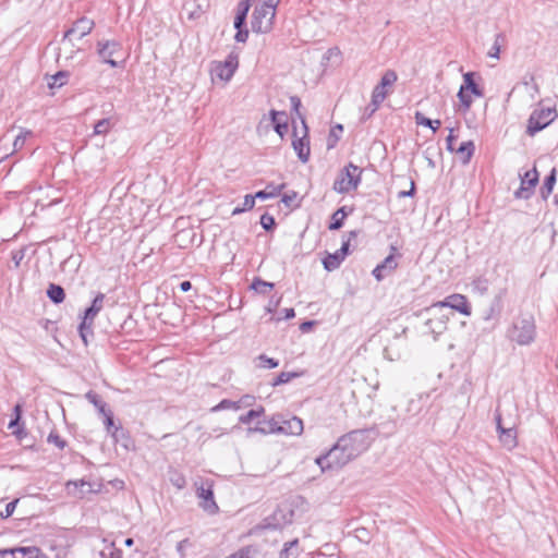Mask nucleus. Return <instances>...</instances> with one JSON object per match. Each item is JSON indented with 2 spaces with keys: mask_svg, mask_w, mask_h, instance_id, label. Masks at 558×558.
<instances>
[{
  "mask_svg": "<svg viewBox=\"0 0 558 558\" xmlns=\"http://www.w3.org/2000/svg\"><path fill=\"white\" fill-rule=\"evenodd\" d=\"M342 450L354 460L361 453L366 451L371 446V430L369 429H354L338 439Z\"/></svg>",
  "mask_w": 558,
  "mask_h": 558,
  "instance_id": "1",
  "label": "nucleus"
},
{
  "mask_svg": "<svg viewBox=\"0 0 558 558\" xmlns=\"http://www.w3.org/2000/svg\"><path fill=\"white\" fill-rule=\"evenodd\" d=\"M536 326L533 315H521L509 331V338L520 345H529L535 340Z\"/></svg>",
  "mask_w": 558,
  "mask_h": 558,
  "instance_id": "2",
  "label": "nucleus"
},
{
  "mask_svg": "<svg viewBox=\"0 0 558 558\" xmlns=\"http://www.w3.org/2000/svg\"><path fill=\"white\" fill-rule=\"evenodd\" d=\"M315 461L322 471H326L340 469L352 461V459L342 450L341 445L337 440L325 454L317 457Z\"/></svg>",
  "mask_w": 558,
  "mask_h": 558,
  "instance_id": "3",
  "label": "nucleus"
},
{
  "mask_svg": "<svg viewBox=\"0 0 558 558\" xmlns=\"http://www.w3.org/2000/svg\"><path fill=\"white\" fill-rule=\"evenodd\" d=\"M275 16L276 9H272L270 5L262 3L256 5L252 14V31L259 34L269 33L272 28Z\"/></svg>",
  "mask_w": 558,
  "mask_h": 558,
  "instance_id": "4",
  "label": "nucleus"
},
{
  "mask_svg": "<svg viewBox=\"0 0 558 558\" xmlns=\"http://www.w3.org/2000/svg\"><path fill=\"white\" fill-rule=\"evenodd\" d=\"M558 117L555 108H539L533 110L527 120L526 134L534 136L547 128Z\"/></svg>",
  "mask_w": 558,
  "mask_h": 558,
  "instance_id": "5",
  "label": "nucleus"
},
{
  "mask_svg": "<svg viewBox=\"0 0 558 558\" xmlns=\"http://www.w3.org/2000/svg\"><path fill=\"white\" fill-rule=\"evenodd\" d=\"M474 76V72L463 74V84L460 86L457 95L464 112L469 111L472 106L473 99L471 94L476 97L484 96V90L476 84Z\"/></svg>",
  "mask_w": 558,
  "mask_h": 558,
  "instance_id": "6",
  "label": "nucleus"
},
{
  "mask_svg": "<svg viewBox=\"0 0 558 558\" xmlns=\"http://www.w3.org/2000/svg\"><path fill=\"white\" fill-rule=\"evenodd\" d=\"M398 80V75L393 70H387L380 82L374 87L372 92V100H371V113L373 116L379 108L380 104L385 100L389 92L387 87H391Z\"/></svg>",
  "mask_w": 558,
  "mask_h": 558,
  "instance_id": "7",
  "label": "nucleus"
},
{
  "mask_svg": "<svg viewBox=\"0 0 558 558\" xmlns=\"http://www.w3.org/2000/svg\"><path fill=\"white\" fill-rule=\"evenodd\" d=\"M239 66V56L230 53L227 59L221 62H214L211 68L213 80L218 78L222 82H229Z\"/></svg>",
  "mask_w": 558,
  "mask_h": 558,
  "instance_id": "8",
  "label": "nucleus"
},
{
  "mask_svg": "<svg viewBox=\"0 0 558 558\" xmlns=\"http://www.w3.org/2000/svg\"><path fill=\"white\" fill-rule=\"evenodd\" d=\"M97 54L104 63L111 68H118L119 63L114 57L122 54V45L117 40H99L97 43Z\"/></svg>",
  "mask_w": 558,
  "mask_h": 558,
  "instance_id": "9",
  "label": "nucleus"
},
{
  "mask_svg": "<svg viewBox=\"0 0 558 558\" xmlns=\"http://www.w3.org/2000/svg\"><path fill=\"white\" fill-rule=\"evenodd\" d=\"M508 293L507 288H501L493 298L490 304L483 311L482 318L484 322L496 326L499 323L501 313L504 311V300Z\"/></svg>",
  "mask_w": 558,
  "mask_h": 558,
  "instance_id": "10",
  "label": "nucleus"
},
{
  "mask_svg": "<svg viewBox=\"0 0 558 558\" xmlns=\"http://www.w3.org/2000/svg\"><path fill=\"white\" fill-rule=\"evenodd\" d=\"M94 26L95 22L88 17L83 16L76 20L73 25L65 31L62 44L69 43L73 45V39H81L85 37L93 31Z\"/></svg>",
  "mask_w": 558,
  "mask_h": 558,
  "instance_id": "11",
  "label": "nucleus"
},
{
  "mask_svg": "<svg viewBox=\"0 0 558 558\" xmlns=\"http://www.w3.org/2000/svg\"><path fill=\"white\" fill-rule=\"evenodd\" d=\"M356 235H357L356 231H351L350 238L342 243L341 247L339 250H337L333 254H328L323 259L324 268L327 271H333L340 267L341 263L344 260V258L349 254L350 239L355 238Z\"/></svg>",
  "mask_w": 558,
  "mask_h": 558,
  "instance_id": "12",
  "label": "nucleus"
},
{
  "mask_svg": "<svg viewBox=\"0 0 558 558\" xmlns=\"http://www.w3.org/2000/svg\"><path fill=\"white\" fill-rule=\"evenodd\" d=\"M538 178L539 175L536 168L527 170L524 175L521 177L520 187L514 192L515 198L529 199L534 194Z\"/></svg>",
  "mask_w": 558,
  "mask_h": 558,
  "instance_id": "13",
  "label": "nucleus"
},
{
  "mask_svg": "<svg viewBox=\"0 0 558 558\" xmlns=\"http://www.w3.org/2000/svg\"><path fill=\"white\" fill-rule=\"evenodd\" d=\"M434 306L450 307L465 316H470L472 314V307L468 298L459 293L447 296L444 301L435 303Z\"/></svg>",
  "mask_w": 558,
  "mask_h": 558,
  "instance_id": "14",
  "label": "nucleus"
},
{
  "mask_svg": "<svg viewBox=\"0 0 558 558\" xmlns=\"http://www.w3.org/2000/svg\"><path fill=\"white\" fill-rule=\"evenodd\" d=\"M279 435L298 436L303 433V421L298 416H286L279 414Z\"/></svg>",
  "mask_w": 558,
  "mask_h": 558,
  "instance_id": "15",
  "label": "nucleus"
},
{
  "mask_svg": "<svg viewBox=\"0 0 558 558\" xmlns=\"http://www.w3.org/2000/svg\"><path fill=\"white\" fill-rule=\"evenodd\" d=\"M304 134L302 137H296L292 141L293 149L295 150L299 159L302 162H307L310 158V141L307 140L308 128L306 124L303 125Z\"/></svg>",
  "mask_w": 558,
  "mask_h": 558,
  "instance_id": "16",
  "label": "nucleus"
},
{
  "mask_svg": "<svg viewBox=\"0 0 558 558\" xmlns=\"http://www.w3.org/2000/svg\"><path fill=\"white\" fill-rule=\"evenodd\" d=\"M429 399L430 393H422L410 399L407 407L409 417L416 416L426 410L429 407Z\"/></svg>",
  "mask_w": 558,
  "mask_h": 558,
  "instance_id": "17",
  "label": "nucleus"
},
{
  "mask_svg": "<svg viewBox=\"0 0 558 558\" xmlns=\"http://www.w3.org/2000/svg\"><path fill=\"white\" fill-rule=\"evenodd\" d=\"M397 266L398 263L395 256L390 254L373 269L372 274L377 281H381L386 276L390 275Z\"/></svg>",
  "mask_w": 558,
  "mask_h": 558,
  "instance_id": "18",
  "label": "nucleus"
},
{
  "mask_svg": "<svg viewBox=\"0 0 558 558\" xmlns=\"http://www.w3.org/2000/svg\"><path fill=\"white\" fill-rule=\"evenodd\" d=\"M279 414H275L268 420L259 421L256 427L250 428V432L260 433L264 435L279 434Z\"/></svg>",
  "mask_w": 558,
  "mask_h": 558,
  "instance_id": "19",
  "label": "nucleus"
},
{
  "mask_svg": "<svg viewBox=\"0 0 558 558\" xmlns=\"http://www.w3.org/2000/svg\"><path fill=\"white\" fill-rule=\"evenodd\" d=\"M199 499V507L208 514H216L219 507L214 499V490H196Z\"/></svg>",
  "mask_w": 558,
  "mask_h": 558,
  "instance_id": "20",
  "label": "nucleus"
},
{
  "mask_svg": "<svg viewBox=\"0 0 558 558\" xmlns=\"http://www.w3.org/2000/svg\"><path fill=\"white\" fill-rule=\"evenodd\" d=\"M111 437L114 439L116 444H119L126 451L133 450L135 448L134 440L130 436L129 432H126L122 426L114 427Z\"/></svg>",
  "mask_w": 558,
  "mask_h": 558,
  "instance_id": "21",
  "label": "nucleus"
},
{
  "mask_svg": "<svg viewBox=\"0 0 558 558\" xmlns=\"http://www.w3.org/2000/svg\"><path fill=\"white\" fill-rule=\"evenodd\" d=\"M269 116L274 124V130L280 137H283V134L288 129L287 113L284 111H277L272 109L270 110Z\"/></svg>",
  "mask_w": 558,
  "mask_h": 558,
  "instance_id": "22",
  "label": "nucleus"
},
{
  "mask_svg": "<svg viewBox=\"0 0 558 558\" xmlns=\"http://www.w3.org/2000/svg\"><path fill=\"white\" fill-rule=\"evenodd\" d=\"M105 294L99 292L93 300L90 306L84 311L83 318L94 322L95 317L104 307Z\"/></svg>",
  "mask_w": 558,
  "mask_h": 558,
  "instance_id": "23",
  "label": "nucleus"
},
{
  "mask_svg": "<svg viewBox=\"0 0 558 558\" xmlns=\"http://www.w3.org/2000/svg\"><path fill=\"white\" fill-rule=\"evenodd\" d=\"M454 151L459 155V158L463 165H468L475 151V145L473 141L462 142L458 149Z\"/></svg>",
  "mask_w": 558,
  "mask_h": 558,
  "instance_id": "24",
  "label": "nucleus"
},
{
  "mask_svg": "<svg viewBox=\"0 0 558 558\" xmlns=\"http://www.w3.org/2000/svg\"><path fill=\"white\" fill-rule=\"evenodd\" d=\"M332 189L340 194L349 193L350 191L357 189V180H347L344 175L339 173L338 178L333 182Z\"/></svg>",
  "mask_w": 558,
  "mask_h": 558,
  "instance_id": "25",
  "label": "nucleus"
},
{
  "mask_svg": "<svg viewBox=\"0 0 558 558\" xmlns=\"http://www.w3.org/2000/svg\"><path fill=\"white\" fill-rule=\"evenodd\" d=\"M499 440L500 442L502 444V446L505 448H507L508 450H511L513 449L514 447H517L518 445V440H517V432L514 428L512 427H509V428H506V429H502L500 433H499Z\"/></svg>",
  "mask_w": 558,
  "mask_h": 558,
  "instance_id": "26",
  "label": "nucleus"
},
{
  "mask_svg": "<svg viewBox=\"0 0 558 558\" xmlns=\"http://www.w3.org/2000/svg\"><path fill=\"white\" fill-rule=\"evenodd\" d=\"M489 284L490 282L488 278L483 275L477 276L471 282L472 292L480 296H484L488 293Z\"/></svg>",
  "mask_w": 558,
  "mask_h": 558,
  "instance_id": "27",
  "label": "nucleus"
},
{
  "mask_svg": "<svg viewBox=\"0 0 558 558\" xmlns=\"http://www.w3.org/2000/svg\"><path fill=\"white\" fill-rule=\"evenodd\" d=\"M556 168H553L549 174L545 178L543 185L539 189V193L543 199H547L551 194L554 185L556 183Z\"/></svg>",
  "mask_w": 558,
  "mask_h": 558,
  "instance_id": "28",
  "label": "nucleus"
},
{
  "mask_svg": "<svg viewBox=\"0 0 558 558\" xmlns=\"http://www.w3.org/2000/svg\"><path fill=\"white\" fill-rule=\"evenodd\" d=\"M284 184L275 185L274 183H269L265 190L258 191L255 193V196L259 199L275 198L280 195Z\"/></svg>",
  "mask_w": 558,
  "mask_h": 558,
  "instance_id": "29",
  "label": "nucleus"
},
{
  "mask_svg": "<svg viewBox=\"0 0 558 558\" xmlns=\"http://www.w3.org/2000/svg\"><path fill=\"white\" fill-rule=\"evenodd\" d=\"M47 296L54 304H60L65 299V292L61 286L56 284V283H50L47 289Z\"/></svg>",
  "mask_w": 558,
  "mask_h": 558,
  "instance_id": "30",
  "label": "nucleus"
},
{
  "mask_svg": "<svg viewBox=\"0 0 558 558\" xmlns=\"http://www.w3.org/2000/svg\"><path fill=\"white\" fill-rule=\"evenodd\" d=\"M363 169L350 162L347 167H344L340 174L344 175L347 180L354 181L357 180V185L361 183V175Z\"/></svg>",
  "mask_w": 558,
  "mask_h": 558,
  "instance_id": "31",
  "label": "nucleus"
},
{
  "mask_svg": "<svg viewBox=\"0 0 558 558\" xmlns=\"http://www.w3.org/2000/svg\"><path fill=\"white\" fill-rule=\"evenodd\" d=\"M85 398L89 403H92L98 410L100 415L102 413L107 412L108 410H110L108 408L107 403L96 392H94L92 390L86 392Z\"/></svg>",
  "mask_w": 558,
  "mask_h": 558,
  "instance_id": "32",
  "label": "nucleus"
},
{
  "mask_svg": "<svg viewBox=\"0 0 558 558\" xmlns=\"http://www.w3.org/2000/svg\"><path fill=\"white\" fill-rule=\"evenodd\" d=\"M275 284L272 282L265 281L260 278H255L251 284V289L254 290L258 294L266 295L272 289Z\"/></svg>",
  "mask_w": 558,
  "mask_h": 558,
  "instance_id": "33",
  "label": "nucleus"
},
{
  "mask_svg": "<svg viewBox=\"0 0 558 558\" xmlns=\"http://www.w3.org/2000/svg\"><path fill=\"white\" fill-rule=\"evenodd\" d=\"M414 118H415V122L417 125H423V126L429 128V129H432V131L434 133L439 129V126L441 124L440 120H432L429 118H426L420 111L415 112Z\"/></svg>",
  "mask_w": 558,
  "mask_h": 558,
  "instance_id": "34",
  "label": "nucleus"
},
{
  "mask_svg": "<svg viewBox=\"0 0 558 558\" xmlns=\"http://www.w3.org/2000/svg\"><path fill=\"white\" fill-rule=\"evenodd\" d=\"M93 324H94V322L87 320L82 317V322L78 326V333H80V337L82 338V341L85 345L88 344L89 336L92 337L94 335Z\"/></svg>",
  "mask_w": 558,
  "mask_h": 558,
  "instance_id": "35",
  "label": "nucleus"
},
{
  "mask_svg": "<svg viewBox=\"0 0 558 558\" xmlns=\"http://www.w3.org/2000/svg\"><path fill=\"white\" fill-rule=\"evenodd\" d=\"M348 213L345 211V207H340L337 209L331 216V222L329 225L330 230H339L343 226V221Z\"/></svg>",
  "mask_w": 558,
  "mask_h": 558,
  "instance_id": "36",
  "label": "nucleus"
},
{
  "mask_svg": "<svg viewBox=\"0 0 558 558\" xmlns=\"http://www.w3.org/2000/svg\"><path fill=\"white\" fill-rule=\"evenodd\" d=\"M298 539H293L291 542L286 543L283 549L280 551V558H298Z\"/></svg>",
  "mask_w": 558,
  "mask_h": 558,
  "instance_id": "37",
  "label": "nucleus"
},
{
  "mask_svg": "<svg viewBox=\"0 0 558 558\" xmlns=\"http://www.w3.org/2000/svg\"><path fill=\"white\" fill-rule=\"evenodd\" d=\"M264 413H265V409H264V407L260 405V407H258L256 409H252L248 412H246L245 414L241 415L239 417V422L242 424H250L253 420L258 418L262 415H264Z\"/></svg>",
  "mask_w": 558,
  "mask_h": 558,
  "instance_id": "38",
  "label": "nucleus"
},
{
  "mask_svg": "<svg viewBox=\"0 0 558 558\" xmlns=\"http://www.w3.org/2000/svg\"><path fill=\"white\" fill-rule=\"evenodd\" d=\"M301 375L302 374L298 372H282L274 379L271 385L274 387L284 385L291 381L292 379L300 377Z\"/></svg>",
  "mask_w": 558,
  "mask_h": 558,
  "instance_id": "39",
  "label": "nucleus"
},
{
  "mask_svg": "<svg viewBox=\"0 0 558 558\" xmlns=\"http://www.w3.org/2000/svg\"><path fill=\"white\" fill-rule=\"evenodd\" d=\"M70 76L68 71H59L54 75L51 76V82L48 83L50 88L61 87L63 86Z\"/></svg>",
  "mask_w": 558,
  "mask_h": 558,
  "instance_id": "40",
  "label": "nucleus"
},
{
  "mask_svg": "<svg viewBox=\"0 0 558 558\" xmlns=\"http://www.w3.org/2000/svg\"><path fill=\"white\" fill-rule=\"evenodd\" d=\"M257 197L252 194H247L244 196V202H243V206L242 207H235L233 210H232V215L235 216V215H239V214H242L246 210H251L253 209L254 205H255V199Z\"/></svg>",
  "mask_w": 558,
  "mask_h": 558,
  "instance_id": "41",
  "label": "nucleus"
},
{
  "mask_svg": "<svg viewBox=\"0 0 558 558\" xmlns=\"http://www.w3.org/2000/svg\"><path fill=\"white\" fill-rule=\"evenodd\" d=\"M258 362L257 366L260 368H276L279 365V361L272 357L267 356L266 354H259L256 357Z\"/></svg>",
  "mask_w": 558,
  "mask_h": 558,
  "instance_id": "42",
  "label": "nucleus"
},
{
  "mask_svg": "<svg viewBox=\"0 0 558 558\" xmlns=\"http://www.w3.org/2000/svg\"><path fill=\"white\" fill-rule=\"evenodd\" d=\"M47 442L54 445L60 450H63L68 446V442L54 429L48 435Z\"/></svg>",
  "mask_w": 558,
  "mask_h": 558,
  "instance_id": "43",
  "label": "nucleus"
},
{
  "mask_svg": "<svg viewBox=\"0 0 558 558\" xmlns=\"http://www.w3.org/2000/svg\"><path fill=\"white\" fill-rule=\"evenodd\" d=\"M33 135V132L29 130H22L21 133L15 137L13 147L14 151L21 150L28 137Z\"/></svg>",
  "mask_w": 558,
  "mask_h": 558,
  "instance_id": "44",
  "label": "nucleus"
},
{
  "mask_svg": "<svg viewBox=\"0 0 558 558\" xmlns=\"http://www.w3.org/2000/svg\"><path fill=\"white\" fill-rule=\"evenodd\" d=\"M111 122L109 119H101L97 121L94 125V134L95 135H104L108 133L111 128Z\"/></svg>",
  "mask_w": 558,
  "mask_h": 558,
  "instance_id": "45",
  "label": "nucleus"
},
{
  "mask_svg": "<svg viewBox=\"0 0 558 558\" xmlns=\"http://www.w3.org/2000/svg\"><path fill=\"white\" fill-rule=\"evenodd\" d=\"M240 403H241V401L236 402V401L223 399L216 407H214L211 409V411L216 412V411L226 410V409L239 410V409H241Z\"/></svg>",
  "mask_w": 558,
  "mask_h": 558,
  "instance_id": "46",
  "label": "nucleus"
},
{
  "mask_svg": "<svg viewBox=\"0 0 558 558\" xmlns=\"http://www.w3.org/2000/svg\"><path fill=\"white\" fill-rule=\"evenodd\" d=\"M25 557V548H13L0 550V558H23Z\"/></svg>",
  "mask_w": 558,
  "mask_h": 558,
  "instance_id": "47",
  "label": "nucleus"
},
{
  "mask_svg": "<svg viewBox=\"0 0 558 558\" xmlns=\"http://www.w3.org/2000/svg\"><path fill=\"white\" fill-rule=\"evenodd\" d=\"M342 131H343V126L341 124H336L335 126H332V129L330 130V135H329V140H328L329 148H331L336 145V143L339 140L338 133H342Z\"/></svg>",
  "mask_w": 558,
  "mask_h": 558,
  "instance_id": "48",
  "label": "nucleus"
},
{
  "mask_svg": "<svg viewBox=\"0 0 558 558\" xmlns=\"http://www.w3.org/2000/svg\"><path fill=\"white\" fill-rule=\"evenodd\" d=\"M104 416V424L106 426L107 433L112 434L114 427V421H113V413L111 410H108L107 412L101 414Z\"/></svg>",
  "mask_w": 558,
  "mask_h": 558,
  "instance_id": "49",
  "label": "nucleus"
},
{
  "mask_svg": "<svg viewBox=\"0 0 558 558\" xmlns=\"http://www.w3.org/2000/svg\"><path fill=\"white\" fill-rule=\"evenodd\" d=\"M290 102H291V107H292L293 112L301 120L302 124L303 125L306 124L304 117L300 112V108H301V105H302L301 104V99L298 96H291L290 97Z\"/></svg>",
  "mask_w": 558,
  "mask_h": 558,
  "instance_id": "50",
  "label": "nucleus"
},
{
  "mask_svg": "<svg viewBox=\"0 0 558 558\" xmlns=\"http://www.w3.org/2000/svg\"><path fill=\"white\" fill-rule=\"evenodd\" d=\"M260 225L266 231H270L275 228L276 221L271 215L265 213L260 217Z\"/></svg>",
  "mask_w": 558,
  "mask_h": 558,
  "instance_id": "51",
  "label": "nucleus"
},
{
  "mask_svg": "<svg viewBox=\"0 0 558 558\" xmlns=\"http://www.w3.org/2000/svg\"><path fill=\"white\" fill-rule=\"evenodd\" d=\"M426 326L428 327V329H429L432 332L437 333V335L441 333V332H442V330L446 328V327H445V322H442V320H437V322H435V320H433V319H428V320L426 322Z\"/></svg>",
  "mask_w": 558,
  "mask_h": 558,
  "instance_id": "52",
  "label": "nucleus"
},
{
  "mask_svg": "<svg viewBox=\"0 0 558 558\" xmlns=\"http://www.w3.org/2000/svg\"><path fill=\"white\" fill-rule=\"evenodd\" d=\"M234 28L236 29V33L234 36L235 41L236 43H245L248 38V31L246 28V25L245 26H234Z\"/></svg>",
  "mask_w": 558,
  "mask_h": 558,
  "instance_id": "53",
  "label": "nucleus"
},
{
  "mask_svg": "<svg viewBox=\"0 0 558 558\" xmlns=\"http://www.w3.org/2000/svg\"><path fill=\"white\" fill-rule=\"evenodd\" d=\"M25 253H26V247H22L20 250H16V251H13L12 252V260L14 263V267L15 268H19L20 265H21V262L23 260V258L25 257Z\"/></svg>",
  "mask_w": 558,
  "mask_h": 558,
  "instance_id": "54",
  "label": "nucleus"
},
{
  "mask_svg": "<svg viewBox=\"0 0 558 558\" xmlns=\"http://www.w3.org/2000/svg\"><path fill=\"white\" fill-rule=\"evenodd\" d=\"M19 502V499H14L10 502H8L4 507V510H1L0 509V517L1 518H9L10 515L13 514L14 510H15V507H16V504Z\"/></svg>",
  "mask_w": 558,
  "mask_h": 558,
  "instance_id": "55",
  "label": "nucleus"
},
{
  "mask_svg": "<svg viewBox=\"0 0 558 558\" xmlns=\"http://www.w3.org/2000/svg\"><path fill=\"white\" fill-rule=\"evenodd\" d=\"M523 85L525 86H529L530 84H532V90H533V94H532V98H534L535 94H539V86L538 84L535 82V78L533 75L529 76V77H524L523 78Z\"/></svg>",
  "mask_w": 558,
  "mask_h": 558,
  "instance_id": "56",
  "label": "nucleus"
},
{
  "mask_svg": "<svg viewBox=\"0 0 558 558\" xmlns=\"http://www.w3.org/2000/svg\"><path fill=\"white\" fill-rule=\"evenodd\" d=\"M226 558H251L250 547H244Z\"/></svg>",
  "mask_w": 558,
  "mask_h": 558,
  "instance_id": "57",
  "label": "nucleus"
},
{
  "mask_svg": "<svg viewBox=\"0 0 558 558\" xmlns=\"http://www.w3.org/2000/svg\"><path fill=\"white\" fill-rule=\"evenodd\" d=\"M457 140V136L453 134V129H450V133L446 138L447 149L449 151H454L453 142Z\"/></svg>",
  "mask_w": 558,
  "mask_h": 558,
  "instance_id": "58",
  "label": "nucleus"
},
{
  "mask_svg": "<svg viewBox=\"0 0 558 558\" xmlns=\"http://www.w3.org/2000/svg\"><path fill=\"white\" fill-rule=\"evenodd\" d=\"M415 194V183L414 181H411V187L409 191H400L398 193V197L399 198H403V197H411Z\"/></svg>",
  "mask_w": 558,
  "mask_h": 558,
  "instance_id": "59",
  "label": "nucleus"
},
{
  "mask_svg": "<svg viewBox=\"0 0 558 558\" xmlns=\"http://www.w3.org/2000/svg\"><path fill=\"white\" fill-rule=\"evenodd\" d=\"M23 558H47L45 555L39 553L37 549H26L25 548V557Z\"/></svg>",
  "mask_w": 558,
  "mask_h": 558,
  "instance_id": "60",
  "label": "nucleus"
},
{
  "mask_svg": "<svg viewBox=\"0 0 558 558\" xmlns=\"http://www.w3.org/2000/svg\"><path fill=\"white\" fill-rule=\"evenodd\" d=\"M14 411L16 413V416L9 423V428H13L15 425H17L21 418V407L19 404L15 405Z\"/></svg>",
  "mask_w": 558,
  "mask_h": 558,
  "instance_id": "61",
  "label": "nucleus"
},
{
  "mask_svg": "<svg viewBox=\"0 0 558 558\" xmlns=\"http://www.w3.org/2000/svg\"><path fill=\"white\" fill-rule=\"evenodd\" d=\"M500 49L497 45H493L490 50L488 51V57L499 59Z\"/></svg>",
  "mask_w": 558,
  "mask_h": 558,
  "instance_id": "62",
  "label": "nucleus"
},
{
  "mask_svg": "<svg viewBox=\"0 0 558 558\" xmlns=\"http://www.w3.org/2000/svg\"><path fill=\"white\" fill-rule=\"evenodd\" d=\"M505 41H506V35L504 33H498L495 36L494 45H497L499 48H501V46L505 44Z\"/></svg>",
  "mask_w": 558,
  "mask_h": 558,
  "instance_id": "63",
  "label": "nucleus"
},
{
  "mask_svg": "<svg viewBox=\"0 0 558 558\" xmlns=\"http://www.w3.org/2000/svg\"><path fill=\"white\" fill-rule=\"evenodd\" d=\"M296 197V194L295 193H292L291 195L289 194H284L282 196V203L287 206H290L292 204V202L294 201V198Z\"/></svg>",
  "mask_w": 558,
  "mask_h": 558,
  "instance_id": "64",
  "label": "nucleus"
}]
</instances>
